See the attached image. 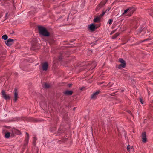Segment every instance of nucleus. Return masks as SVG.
I'll use <instances>...</instances> for the list:
<instances>
[{
  "label": "nucleus",
  "instance_id": "obj_2",
  "mask_svg": "<svg viewBox=\"0 0 153 153\" xmlns=\"http://www.w3.org/2000/svg\"><path fill=\"white\" fill-rule=\"evenodd\" d=\"M135 10V9L134 7H129L125 10L122 15L123 16H130Z\"/></svg>",
  "mask_w": 153,
  "mask_h": 153
},
{
  "label": "nucleus",
  "instance_id": "obj_6",
  "mask_svg": "<svg viewBox=\"0 0 153 153\" xmlns=\"http://www.w3.org/2000/svg\"><path fill=\"white\" fill-rule=\"evenodd\" d=\"M2 97L6 100H9L10 98V97L7 94H6L5 92L3 90L2 91Z\"/></svg>",
  "mask_w": 153,
  "mask_h": 153
},
{
  "label": "nucleus",
  "instance_id": "obj_17",
  "mask_svg": "<svg viewBox=\"0 0 153 153\" xmlns=\"http://www.w3.org/2000/svg\"><path fill=\"white\" fill-rule=\"evenodd\" d=\"M119 62L121 63V64H126L125 61L122 59L120 58L119 59Z\"/></svg>",
  "mask_w": 153,
  "mask_h": 153
},
{
  "label": "nucleus",
  "instance_id": "obj_4",
  "mask_svg": "<svg viewBox=\"0 0 153 153\" xmlns=\"http://www.w3.org/2000/svg\"><path fill=\"white\" fill-rule=\"evenodd\" d=\"M14 40L12 39L9 38L7 41H5V42L7 46H10L13 43Z\"/></svg>",
  "mask_w": 153,
  "mask_h": 153
},
{
  "label": "nucleus",
  "instance_id": "obj_12",
  "mask_svg": "<svg viewBox=\"0 0 153 153\" xmlns=\"http://www.w3.org/2000/svg\"><path fill=\"white\" fill-rule=\"evenodd\" d=\"M90 29L92 31H93L96 28L95 26L93 24L90 25L89 27Z\"/></svg>",
  "mask_w": 153,
  "mask_h": 153
},
{
  "label": "nucleus",
  "instance_id": "obj_21",
  "mask_svg": "<svg viewBox=\"0 0 153 153\" xmlns=\"http://www.w3.org/2000/svg\"><path fill=\"white\" fill-rule=\"evenodd\" d=\"M10 135V133L9 132L6 133L5 134V137L6 138H8L9 137Z\"/></svg>",
  "mask_w": 153,
  "mask_h": 153
},
{
  "label": "nucleus",
  "instance_id": "obj_27",
  "mask_svg": "<svg viewBox=\"0 0 153 153\" xmlns=\"http://www.w3.org/2000/svg\"><path fill=\"white\" fill-rule=\"evenodd\" d=\"M116 31V30H113V31H112L111 32V34H111V35L112 34L114 33L115 32V31Z\"/></svg>",
  "mask_w": 153,
  "mask_h": 153
},
{
  "label": "nucleus",
  "instance_id": "obj_22",
  "mask_svg": "<svg viewBox=\"0 0 153 153\" xmlns=\"http://www.w3.org/2000/svg\"><path fill=\"white\" fill-rule=\"evenodd\" d=\"M8 36L6 35H4L2 36V39L4 40H6L7 39Z\"/></svg>",
  "mask_w": 153,
  "mask_h": 153
},
{
  "label": "nucleus",
  "instance_id": "obj_18",
  "mask_svg": "<svg viewBox=\"0 0 153 153\" xmlns=\"http://www.w3.org/2000/svg\"><path fill=\"white\" fill-rule=\"evenodd\" d=\"M43 85V87L46 88H48L50 87L49 85L47 83H44Z\"/></svg>",
  "mask_w": 153,
  "mask_h": 153
},
{
  "label": "nucleus",
  "instance_id": "obj_10",
  "mask_svg": "<svg viewBox=\"0 0 153 153\" xmlns=\"http://www.w3.org/2000/svg\"><path fill=\"white\" fill-rule=\"evenodd\" d=\"M26 137L25 140L24 146H26L28 144L29 138V135L28 134L26 133Z\"/></svg>",
  "mask_w": 153,
  "mask_h": 153
},
{
  "label": "nucleus",
  "instance_id": "obj_28",
  "mask_svg": "<svg viewBox=\"0 0 153 153\" xmlns=\"http://www.w3.org/2000/svg\"><path fill=\"white\" fill-rule=\"evenodd\" d=\"M140 102L142 104H143V101L142 99H140Z\"/></svg>",
  "mask_w": 153,
  "mask_h": 153
},
{
  "label": "nucleus",
  "instance_id": "obj_1",
  "mask_svg": "<svg viewBox=\"0 0 153 153\" xmlns=\"http://www.w3.org/2000/svg\"><path fill=\"white\" fill-rule=\"evenodd\" d=\"M38 29L39 33L40 35L45 36H48L49 35V32L44 27L42 26H39L38 27Z\"/></svg>",
  "mask_w": 153,
  "mask_h": 153
},
{
  "label": "nucleus",
  "instance_id": "obj_30",
  "mask_svg": "<svg viewBox=\"0 0 153 153\" xmlns=\"http://www.w3.org/2000/svg\"><path fill=\"white\" fill-rule=\"evenodd\" d=\"M143 29H143L142 27H141V28L140 30V32H141L143 30Z\"/></svg>",
  "mask_w": 153,
  "mask_h": 153
},
{
  "label": "nucleus",
  "instance_id": "obj_8",
  "mask_svg": "<svg viewBox=\"0 0 153 153\" xmlns=\"http://www.w3.org/2000/svg\"><path fill=\"white\" fill-rule=\"evenodd\" d=\"M36 44V40L34 39L33 41L31 42V45L32 47L31 48V49L33 50H35L36 49L35 46Z\"/></svg>",
  "mask_w": 153,
  "mask_h": 153
},
{
  "label": "nucleus",
  "instance_id": "obj_7",
  "mask_svg": "<svg viewBox=\"0 0 153 153\" xmlns=\"http://www.w3.org/2000/svg\"><path fill=\"white\" fill-rule=\"evenodd\" d=\"M100 93V91L98 90L96 92L93 93L91 96V98L92 99H95L96 98L97 96Z\"/></svg>",
  "mask_w": 153,
  "mask_h": 153
},
{
  "label": "nucleus",
  "instance_id": "obj_13",
  "mask_svg": "<svg viewBox=\"0 0 153 153\" xmlns=\"http://www.w3.org/2000/svg\"><path fill=\"white\" fill-rule=\"evenodd\" d=\"M127 150L129 152L133 151V149L132 146H131L129 145H128L127 147Z\"/></svg>",
  "mask_w": 153,
  "mask_h": 153
},
{
  "label": "nucleus",
  "instance_id": "obj_16",
  "mask_svg": "<svg viewBox=\"0 0 153 153\" xmlns=\"http://www.w3.org/2000/svg\"><path fill=\"white\" fill-rule=\"evenodd\" d=\"M126 65V64H122L121 63L118 65L117 67L119 69H120L122 68H124L125 67Z\"/></svg>",
  "mask_w": 153,
  "mask_h": 153
},
{
  "label": "nucleus",
  "instance_id": "obj_23",
  "mask_svg": "<svg viewBox=\"0 0 153 153\" xmlns=\"http://www.w3.org/2000/svg\"><path fill=\"white\" fill-rule=\"evenodd\" d=\"M37 140L36 138V137H34L33 140V143L34 146L36 145V142Z\"/></svg>",
  "mask_w": 153,
  "mask_h": 153
},
{
  "label": "nucleus",
  "instance_id": "obj_14",
  "mask_svg": "<svg viewBox=\"0 0 153 153\" xmlns=\"http://www.w3.org/2000/svg\"><path fill=\"white\" fill-rule=\"evenodd\" d=\"M73 93V92L72 91H66L64 92L65 94L66 95H71Z\"/></svg>",
  "mask_w": 153,
  "mask_h": 153
},
{
  "label": "nucleus",
  "instance_id": "obj_19",
  "mask_svg": "<svg viewBox=\"0 0 153 153\" xmlns=\"http://www.w3.org/2000/svg\"><path fill=\"white\" fill-rule=\"evenodd\" d=\"M119 35V33H116L112 37V39H115L116 37H117Z\"/></svg>",
  "mask_w": 153,
  "mask_h": 153
},
{
  "label": "nucleus",
  "instance_id": "obj_25",
  "mask_svg": "<svg viewBox=\"0 0 153 153\" xmlns=\"http://www.w3.org/2000/svg\"><path fill=\"white\" fill-rule=\"evenodd\" d=\"M113 21V20L112 19H109L108 22V23H109L110 25H111Z\"/></svg>",
  "mask_w": 153,
  "mask_h": 153
},
{
  "label": "nucleus",
  "instance_id": "obj_31",
  "mask_svg": "<svg viewBox=\"0 0 153 153\" xmlns=\"http://www.w3.org/2000/svg\"><path fill=\"white\" fill-rule=\"evenodd\" d=\"M8 13H6V14L5 15V17L6 18V19H7V15Z\"/></svg>",
  "mask_w": 153,
  "mask_h": 153
},
{
  "label": "nucleus",
  "instance_id": "obj_33",
  "mask_svg": "<svg viewBox=\"0 0 153 153\" xmlns=\"http://www.w3.org/2000/svg\"><path fill=\"white\" fill-rule=\"evenodd\" d=\"M110 9V8L109 9H108V10H106V12H107V11H109V10Z\"/></svg>",
  "mask_w": 153,
  "mask_h": 153
},
{
  "label": "nucleus",
  "instance_id": "obj_5",
  "mask_svg": "<svg viewBox=\"0 0 153 153\" xmlns=\"http://www.w3.org/2000/svg\"><path fill=\"white\" fill-rule=\"evenodd\" d=\"M107 0H103L99 4L97 7V10H99L100 8L106 4Z\"/></svg>",
  "mask_w": 153,
  "mask_h": 153
},
{
  "label": "nucleus",
  "instance_id": "obj_9",
  "mask_svg": "<svg viewBox=\"0 0 153 153\" xmlns=\"http://www.w3.org/2000/svg\"><path fill=\"white\" fill-rule=\"evenodd\" d=\"M142 138L143 142H146L147 141V138H146V133L145 132H143L142 134Z\"/></svg>",
  "mask_w": 153,
  "mask_h": 153
},
{
  "label": "nucleus",
  "instance_id": "obj_11",
  "mask_svg": "<svg viewBox=\"0 0 153 153\" xmlns=\"http://www.w3.org/2000/svg\"><path fill=\"white\" fill-rule=\"evenodd\" d=\"M14 99H13V100L16 102L17 100V99L18 98V93L17 92V90L16 89H15L14 90Z\"/></svg>",
  "mask_w": 153,
  "mask_h": 153
},
{
  "label": "nucleus",
  "instance_id": "obj_34",
  "mask_svg": "<svg viewBox=\"0 0 153 153\" xmlns=\"http://www.w3.org/2000/svg\"><path fill=\"white\" fill-rule=\"evenodd\" d=\"M71 85H72V84H69L68 85V86L69 87H70L71 86Z\"/></svg>",
  "mask_w": 153,
  "mask_h": 153
},
{
  "label": "nucleus",
  "instance_id": "obj_20",
  "mask_svg": "<svg viewBox=\"0 0 153 153\" xmlns=\"http://www.w3.org/2000/svg\"><path fill=\"white\" fill-rule=\"evenodd\" d=\"M97 63L95 61L93 62L91 64V65L93 66V68H94L97 65Z\"/></svg>",
  "mask_w": 153,
  "mask_h": 153
},
{
  "label": "nucleus",
  "instance_id": "obj_15",
  "mask_svg": "<svg viewBox=\"0 0 153 153\" xmlns=\"http://www.w3.org/2000/svg\"><path fill=\"white\" fill-rule=\"evenodd\" d=\"M100 16H98L94 18V21L95 22H100Z\"/></svg>",
  "mask_w": 153,
  "mask_h": 153
},
{
  "label": "nucleus",
  "instance_id": "obj_35",
  "mask_svg": "<svg viewBox=\"0 0 153 153\" xmlns=\"http://www.w3.org/2000/svg\"><path fill=\"white\" fill-rule=\"evenodd\" d=\"M75 108H75V107H74V109H75Z\"/></svg>",
  "mask_w": 153,
  "mask_h": 153
},
{
  "label": "nucleus",
  "instance_id": "obj_26",
  "mask_svg": "<svg viewBox=\"0 0 153 153\" xmlns=\"http://www.w3.org/2000/svg\"><path fill=\"white\" fill-rule=\"evenodd\" d=\"M105 12H103L102 13L99 15V16L101 18L105 14Z\"/></svg>",
  "mask_w": 153,
  "mask_h": 153
},
{
  "label": "nucleus",
  "instance_id": "obj_29",
  "mask_svg": "<svg viewBox=\"0 0 153 153\" xmlns=\"http://www.w3.org/2000/svg\"><path fill=\"white\" fill-rule=\"evenodd\" d=\"M62 59V57L61 56H60L59 57V60H60Z\"/></svg>",
  "mask_w": 153,
  "mask_h": 153
},
{
  "label": "nucleus",
  "instance_id": "obj_24",
  "mask_svg": "<svg viewBox=\"0 0 153 153\" xmlns=\"http://www.w3.org/2000/svg\"><path fill=\"white\" fill-rule=\"evenodd\" d=\"M14 132L17 134H20V132L19 130L14 129Z\"/></svg>",
  "mask_w": 153,
  "mask_h": 153
},
{
  "label": "nucleus",
  "instance_id": "obj_32",
  "mask_svg": "<svg viewBox=\"0 0 153 153\" xmlns=\"http://www.w3.org/2000/svg\"><path fill=\"white\" fill-rule=\"evenodd\" d=\"M2 16V15L0 13V18Z\"/></svg>",
  "mask_w": 153,
  "mask_h": 153
},
{
  "label": "nucleus",
  "instance_id": "obj_3",
  "mask_svg": "<svg viewBox=\"0 0 153 153\" xmlns=\"http://www.w3.org/2000/svg\"><path fill=\"white\" fill-rule=\"evenodd\" d=\"M42 68L43 71H46L48 68V65L47 62H43L41 63Z\"/></svg>",
  "mask_w": 153,
  "mask_h": 153
},
{
  "label": "nucleus",
  "instance_id": "obj_36",
  "mask_svg": "<svg viewBox=\"0 0 153 153\" xmlns=\"http://www.w3.org/2000/svg\"><path fill=\"white\" fill-rule=\"evenodd\" d=\"M136 21H137V20H135V22H136Z\"/></svg>",
  "mask_w": 153,
  "mask_h": 153
}]
</instances>
